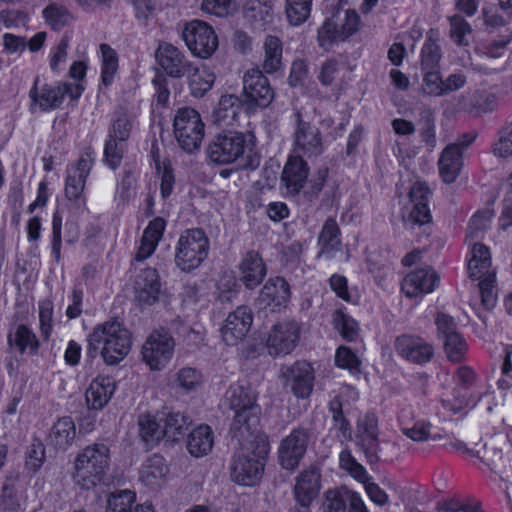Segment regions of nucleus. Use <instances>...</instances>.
<instances>
[{
	"mask_svg": "<svg viewBox=\"0 0 512 512\" xmlns=\"http://www.w3.org/2000/svg\"><path fill=\"white\" fill-rule=\"evenodd\" d=\"M164 438L175 442L183 438L192 423L189 415L180 411L163 412L161 414Z\"/></svg>",
	"mask_w": 512,
	"mask_h": 512,
	"instance_id": "nucleus-32",
	"label": "nucleus"
},
{
	"mask_svg": "<svg viewBox=\"0 0 512 512\" xmlns=\"http://www.w3.org/2000/svg\"><path fill=\"white\" fill-rule=\"evenodd\" d=\"M100 51L102 54L101 81L105 86H109L118 70V58L116 52L107 44H101Z\"/></svg>",
	"mask_w": 512,
	"mask_h": 512,
	"instance_id": "nucleus-44",
	"label": "nucleus"
},
{
	"mask_svg": "<svg viewBox=\"0 0 512 512\" xmlns=\"http://www.w3.org/2000/svg\"><path fill=\"white\" fill-rule=\"evenodd\" d=\"M43 16L53 30L69 27L74 20L71 13L65 7L54 4L49 5L43 10Z\"/></svg>",
	"mask_w": 512,
	"mask_h": 512,
	"instance_id": "nucleus-45",
	"label": "nucleus"
},
{
	"mask_svg": "<svg viewBox=\"0 0 512 512\" xmlns=\"http://www.w3.org/2000/svg\"><path fill=\"white\" fill-rule=\"evenodd\" d=\"M335 364L350 372H358L360 370L361 361L358 356L346 346H340L336 350Z\"/></svg>",
	"mask_w": 512,
	"mask_h": 512,
	"instance_id": "nucleus-57",
	"label": "nucleus"
},
{
	"mask_svg": "<svg viewBox=\"0 0 512 512\" xmlns=\"http://www.w3.org/2000/svg\"><path fill=\"white\" fill-rule=\"evenodd\" d=\"M214 445V433L210 426L201 424L187 438V450L196 458L208 455Z\"/></svg>",
	"mask_w": 512,
	"mask_h": 512,
	"instance_id": "nucleus-30",
	"label": "nucleus"
},
{
	"mask_svg": "<svg viewBox=\"0 0 512 512\" xmlns=\"http://www.w3.org/2000/svg\"><path fill=\"white\" fill-rule=\"evenodd\" d=\"M244 103L235 95H223L214 111V122L218 125L231 126L238 122Z\"/></svg>",
	"mask_w": 512,
	"mask_h": 512,
	"instance_id": "nucleus-31",
	"label": "nucleus"
},
{
	"mask_svg": "<svg viewBox=\"0 0 512 512\" xmlns=\"http://www.w3.org/2000/svg\"><path fill=\"white\" fill-rule=\"evenodd\" d=\"M239 270L240 281L248 289H253L260 285L267 273L262 257L254 250H250L245 254L239 265Z\"/></svg>",
	"mask_w": 512,
	"mask_h": 512,
	"instance_id": "nucleus-24",
	"label": "nucleus"
},
{
	"mask_svg": "<svg viewBox=\"0 0 512 512\" xmlns=\"http://www.w3.org/2000/svg\"><path fill=\"white\" fill-rule=\"evenodd\" d=\"M244 19L254 30H265L273 20L272 7L260 2L253 3L244 10Z\"/></svg>",
	"mask_w": 512,
	"mask_h": 512,
	"instance_id": "nucleus-40",
	"label": "nucleus"
},
{
	"mask_svg": "<svg viewBox=\"0 0 512 512\" xmlns=\"http://www.w3.org/2000/svg\"><path fill=\"white\" fill-rule=\"evenodd\" d=\"M300 327L294 320H284L273 325L266 347L269 355L285 356L290 354L299 341Z\"/></svg>",
	"mask_w": 512,
	"mask_h": 512,
	"instance_id": "nucleus-13",
	"label": "nucleus"
},
{
	"mask_svg": "<svg viewBox=\"0 0 512 512\" xmlns=\"http://www.w3.org/2000/svg\"><path fill=\"white\" fill-rule=\"evenodd\" d=\"M76 438V426L69 416L59 418L51 427L47 444L57 451H66Z\"/></svg>",
	"mask_w": 512,
	"mask_h": 512,
	"instance_id": "nucleus-25",
	"label": "nucleus"
},
{
	"mask_svg": "<svg viewBox=\"0 0 512 512\" xmlns=\"http://www.w3.org/2000/svg\"><path fill=\"white\" fill-rule=\"evenodd\" d=\"M133 127L132 119L123 110L116 111L112 123L108 129V137L126 142Z\"/></svg>",
	"mask_w": 512,
	"mask_h": 512,
	"instance_id": "nucleus-42",
	"label": "nucleus"
},
{
	"mask_svg": "<svg viewBox=\"0 0 512 512\" xmlns=\"http://www.w3.org/2000/svg\"><path fill=\"white\" fill-rule=\"evenodd\" d=\"M290 286L282 277L270 278L260 291V299L273 308L285 307L290 299Z\"/></svg>",
	"mask_w": 512,
	"mask_h": 512,
	"instance_id": "nucleus-26",
	"label": "nucleus"
},
{
	"mask_svg": "<svg viewBox=\"0 0 512 512\" xmlns=\"http://www.w3.org/2000/svg\"><path fill=\"white\" fill-rule=\"evenodd\" d=\"M35 84H37V81ZM65 92V88H60L59 85L54 87L44 85L40 93H38L36 85H34L29 95L32 101L38 103L43 111H48L60 106L64 100Z\"/></svg>",
	"mask_w": 512,
	"mask_h": 512,
	"instance_id": "nucleus-36",
	"label": "nucleus"
},
{
	"mask_svg": "<svg viewBox=\"0 0 512 512\" xmlns=\"http://www.w3.org/2000/svg\"><path fill=\"white\" fill-rule=\"evenodd\" d=\"M186 75L191 95L196 98L203 97L215 82L214 73L206 66L197 67L192 64V70Z\"/></svg>",
	"mask_w": 512,
	"mask_h": 512,
	"instance_id": "nucleus-34",
	"label": "nucleus"
},
{
	"mask_svg": "<svg viewBox=\"0 0 512 512\" xmlns=\"http://www.w3.org/2000/svg\"><path fill=\"white\" fill-rule=\"evenodd\" d=\"M340 467L346 470L353 478L366 484L370 477L366 469L352 456L349 450H343L339 455Z\"/></svg>",
	"mask_w": 512,
	"mask_h": 512,
	"instance_id": "nucleus-49",
	"label": "nucleus"
},
{
	"mask_svg": "<svg viewBox=\"0 0 512 512\" xmlns=\"http://www.w3.org/2000/svg\"><path fill=\"white\" fill-rule=\"evenodd\" d=\"M439 277L431 268H421L409 273L402 282V290L408 297L430 293L438 285Z\"/></svg>",
	"mask_w": 512,
	"mask_h": 512,
	"instance_id": "nucleus-22",
	"label": "nucleus"
},
{
	"mask_svg": "<svg viewBox=\"0 0 512 512\" xmlns=\"http://www.w3.org/2000/svg\"><path fill=\"white\" fill-rule=\"evenodd\" d=\"M356 445L361 449L366 457L367 462L371 465L376 464L379 461L388 460L384 454H381L378 436L358 441L356 442Z\"/></svg>",
	"mask_w": 512,
	"mask_h": 512,
	"instance_id": "nucleus-54",
	"label": "nucleus"
},
{
	"mask_svg": "<svg viewBox=\"0 0 512 512\" xmlns=\"http://www.w3.org/2000/svg\"><path fill=\"white\" fill-rule=\"evenodd\" d=\"M423 91L430 96L443 95V80L440 77V69L422 70Z\"/></svg>",
	"mask_w": 512,
	"mask_h": 512,
	"instance_id": "nucleus-60",
	"label": "nucleus"
},
{
	"mask_svg": "<svg viewBox=\"0 0 512 512\" xmlns=\"http://www.w3.org/2000/svg\"><path fill=\"white\" fill-rule=\"evenodd\" d=\"M312 0H287L286 15L289 23L299 26L304 23L311 12Z\"/></svg>",
	"mask_w": 512,
	"mask_h": 512,
	"instance_id": "nucleus-47",
	"label": "nucleus"
},
{
	"mask_svg": "<svg viewBox=\"0 0 512 512\" xmlns=\"http://www.w3.org/2000/svg\"><path fill=\"white\" fill-rule=\"evenodd\" d=\"M421 137L426 145L433 149L436 145L435 117L430 109L421 112Z\"/></svg>",
	"mask_w": 512,
	"mask_h": 512,
	"instance_id": "nucleus-59",
	"label": "nucleus"
},
{
	"mask_svg": "<svg viewBox=\"0 0 512 512\" xmlns=\"http://www.w3.org/2000/svg\"><path fill=\"white\" fill-rule=\"evenodd\" d=\"M115 389L116 382L112 377L97 376L85 392L88 407L94 410L103 409L110 401Z\"/></svg>",
	"mask_w": 512,
	"mask_h": 512,
	"instance_id": "nucleus-23",
	"label": "nucleus"
},
{
	"mask_svg": "<svg viewBox=\"0 0 512 512\" xmlns=\"http://www.w3.org/2000/svg\"><path fill=\"white\" fill-rule=\"evenodd\" d=\"M205 125L201 116L191 107H183L177 110L173 131L179 147L186 153H193L199 150L204 138Z\"/></svg>",
	"mask_w": 512,
	"mask_h": 512,
	"instance_id": "nucleus-7",
	"label": "nucleus"
},
{
	"mask_svg": "<svg viewBox=\"0 0 512 512\" xmlns=\"http://www.w3.org/2000/svg\"><path fill=\"white\" fill-rule=\"evenodd\" d=\"M329 412L332 415L333 427L337 429L344 439H351L352 429L348 419L343 412V405L339 397H334L328 404Z\"/></svg>",
	"mask_w": 512,
	"mask_h": 512,
	"instance_id": "nucleus-46",
	"label": "nucleus"
},
{
	"mask_svg": "<svg viewBox=\"0 0 512 512\" xmlns=\"http://www.w3.org/2000/svg\"><path fill=\"white\" fill-rule=\"evenodd\" d=\"M193 55L200 58L211 56L218 47L217 34H181Z\"/></svg>",
	"mask_w": 512,
	"mask_h": 512,
	"instance_id": "nucleus-35",
	"label": "nucleus"
},
{
	"mask_svg": "<svg viewBox=\"0 0 512 512\" xmlns=\"http://www.w3.org/2000/svg\"><path fill=\"white\" fill-rule=\"evenodd\" d=\"M441 59L440 47L436 40L429 37L428 41L424 44L421 51V69L433 70L439 69V62Z\"/></svg>",
	"mask_w": 512,
	"mask_h": 512,
	"instance_id": "nucleus-51",
	"label": "nucleus"
},
{
	"mask_svg": "<svg viewBox=\"0 0 512 512\" xmlns=\"http://www.w3.org/2000/svg\"><path fill=\"white\" fill-rule=\"evenodd\" d=\"M447 358L454 363L461 362L467 351V343L460 333L442 340Z\"/></svg>",
	"mask_w": 512,
	"mask_h": 512,
	"instance_id": "nucleus-48",
	"label": "nucleus"
},
{
	"mask_svg": "<svg viewBox=\"0 0 512 512\" xmlns=\"http://www.w3.org/2000/svg\"><path fill=\"white\" fill-rule=\"evenodd\" d=\"M346 491L328 490L323 501V512H346L348 499Z\"/></svg>",
	"mask_w": 512,
	"mask_h": 512,
	"instance_id": "nucleus-56",
	"label": "nucleus"
},
{
	"mask_svg": "<svg viewBox=\"0 0 512 512\" xmlns=\"http://www.w3.org/2000/svg\"><path fill=\"white\" fill-rule=\"evenodd\" d=\"M395 349L407 361L420 365L429 362L434 355L433 346L415 335L404 334L397 337Z\"/></svg>",
	"mask_w": 512,
	"mask_h": 512,
	"instance_id": "nucleus-16",
	"label": "nucleus"
},
{
	"mask_svg": "<svg viewBox=\"0 0 512 512\" xmlns=\"http://www.w3.org/2000/svg\"><path fill=\"white\" fill-rule=\"evenodd\" d=\"M320 490V473L315 467L303 470L296 478L294 497L302 509L296 512H308L309 506Z\"/></svg>",
	"mask_w": 512,
	"mask_h": 512,
	"instance_id": "nucleus-19",
	"label": "nucleus"
},
{
	"mask_svg": "<svg viewBox=\"0 0 512 512\" xmlns=\"http://www.w3.org/2000/svg\"><path fill=\"white\" fill-rule=\"evenodd\" d=\"M309 175V166L304 158L290 156L282 171L281 180L290 195H298Z\"/></svg>",
	"mask_w": 512,
	"mask_h": 512,
	"instance_id": "nucleus-21",
	"label": "nucleus"
},
{
	"mask_svg": "<svg viewBox=\"0 0 512 512\" xmlns=\"http://www.w3.org/2000/svg\"><path fill=\"white\" fill-rule=\"evenodd\" d=\"M235 450L230 464L231 479L243 486H253L261 479L265 460L270 451L266 434L243 435L232 438Z\"/></svg>",
	"mask_w": 512,
	"mask_h": 512,
	"instance_id": "nucleus-1",
	"label": "nucleus"
},
{
	"mask_svg": "<svg viewBox=\"0 0 512 512\" xmlns=\"http://www.w3.org/2000/svg\"><path fill=\"white\" fill-rule=\"evenodd\" d=\"M463 154L457 145H448L438 160L439 174L443 182L453 183L460 174L463 165Z\"/></svg>",
	"mask_w": 512,
	"mask_h": 512,
	"instance_id": "nucleus-27",
	"label": "nucleus"
},
{
	"mask_svg": "<svg viewBox=\"0 0 512 512\" xmlns=\"http://www.w3.org/2000/svg\"><path fill=\"white\" fill-rule=\"evenodd\" d=\"M319 244L322 247V251H333L337 250L341 244L340 240V229L334 218H328L320 232Z\"/></svg>",
	"mask_w": 512,
	"mask_h": 512,
	"instance_id": "nucleus-43",
	"label": "nucleus"
},
{
	"mask_svg": "<svg viewBox=\"0 0 512 512\" xmlns=\"http://www.w3.org/2000/svg\"><path fill=\"white\" fill-rule=\"evenodd\" d=\"M247 113L268 107L274 99V91L268 78L259 68L246 71L243 76V93L240 98Z\"/></svg>",
	"mask_w": 512,
	"mask_h": 512,
	"instance_id": "nucleus-10",
	"label": "nucleus"
},
{
	"mask_svg": "<svg viewBox=\"0 0 512 512\" xmlns=\"http://www.w3.org/2000/svg\"><path fill=\"white\" fill-rule=\"evenodd\" d=\"M135 297L140 306H151L159 300L162 292L159 274L154 268H146L137 276Z\"/></svg>",
	"mask_w": 512,
	"mask_h": 512,
	"instance_id": "nucleus-20",
	"label": "nucleus"
},
{
	"mask_svg": "<svg viewBox=\"0 0 512 512\" xmlns=\"http://www.w3.org/2000/svg\"><path fill=\"white\" fill-rule=\"evenodd\" d=\"M253 323L252 311L247 306H239L229 313L220 332L227 345H235L249 332Z\"/></svg>",
	"mask_w": 512,
	"mask_h": 512,
	"instance_id": "nucleus-15",
	"label": "nucleus"
},
{
	"mask_svg": "<svg viewBox=\"0 0 512 512\" xmlns=\"http://www.w3.org/2000/svg\"><path fill=\"white\" fill-rule=\"evenodd\" d=\"M495 156L506 158L512 155V130L504 126L498 133V140L493 146Z\"/></svg>",
	"mask_w": 512,
	"mask_h": 512,
	"instance_id": "nucleus-64",
	"label": "nucleus"
},
{
	"mask_svg": "<svg viewBox=\"0 0 512 512\" xmlns=\"http://www.w3.org/2000/svg\"><path fill=\"white\" fill-rule=\"evenodd\" d=\"M135 498V493L130 490L113 493L107 500L106 512H129Z\"/></svg>",
	"mask_w": 512,
	"mask_h": 512,
	"instance_id": "nucleus-50",
	"label": "nucleus"
},
{
	"mask_svg": "<svg viewBox=\"0 0 512 512\" xmlns=\"http://www.w3.org/2000/svg\"><path fill=\"white\" fill-rule=\"evenodd\" d=\"M493 216L492 211L489 209L479 211L471 218L467 230V236L471 239H477L479 234L484 231Z\"/></svg>",
	"mask_w": 512,
	"mask_h": 512,
	"instance_id": "nucleus-61",
	"label": "nucleus"
},
{
	"mask_svg": "<svg viewBox=\"0 0 512 512\" xmlns=\"http://www.w3.org/2000/svg\"><path fill=\"white\" fill-rule=\"evenodd\" d=\"M429 188L424 183H415L409 192V198L412 203L407 216H403L406 227L413 228L414 225H424L431 222L432 216L428 207Z\"/></svg>",
	"mask_w": 512,
	"mask_h": 512,
	"instance_id": "nucleus-17",
	"label": "nucleus"
},
{
	"mask_svg": "<svg viewBox=\"0 0 512 512\" xmlns=\"http://www.w3.org/2000/svg\"><path fill=\"white\" fill-rule=\"evenodd\" d=\"M379 435L378 419L375 414L368 413L358 420L355 441H361Z\"/></svg>",
	"mask_w": 512,
	"mask_h": 512,
	"instance_id": "nucleus-55",
	"label": "nucleus"
},
{
	"mask_svg": "<svg viewBox=\"0 0 512 512\" xmlns=\"http://www.w3.org/2000/svg\"><path fill=\"white\" fill-rule=\"evenodd\" d=\"M490 268L491 256L489 249L483 244H474L472 256L468 262L469 277L472 280H479V282L490 276L495 279V272Z\"/></svg>",
	"mask_w": 512,
	"mask_h": 512,
	"instance_id": "nucleus-29",
	"label": "nucleus"
},
{
	"mask_svg": "<svg viewBox=\"0 0 512 512\" xmlns=\"http://www.w3.org/2000/svg\"><path fill=\"white\" fill-rule=\"evenodd\" d=\"M313 440V432L303 426L295 427L285 436L278 447V463L290 472L295 471L304 459Z\"/></svg>",
	"mask_w": 512,
	"mask_h": 512,
	"instance_id": "nucleus-8",
	"label": "nucleus"
},
{
	"mask_svg": "<svg viewBox=\"0 0 512 512\" xmlns=\"http://www.w3.org/2000/svg\"><path fill=\"white\" fill-rule=\"evenodd\" d=\"M295 156L317 158L325 150L324 136L321 130L302 117L300 111L295 112L294 131L292 134Z\"/></svg>",
	"mask_w": 512,
	"mask_h": 512,
	"instance_id": "nucleus-9",
	"label": "nucleus"
},
{
	"mask_svg": "<svg viewBox=\"0 0 512 512\" xmlns=\"http://www.w3.org/2000/svg\"><path fill=\"white\" fill-rule=\"evenodd\" d=\"M109 464V448L103 443L87 446L75 460L74 479L82 488L89 489L100 481Z\"/></svg>",
	"mask_w": 512,
	"mask_h": 512,
	"instance_id": "nucleus-5",
	"label": "nucleus"
},
{
	"mask_svg": "<svg viewBox=\"0 0 512 512\" xmlns=\"http://www.w3.org/2000/svg\"><path fill=\"white\" fill-rule=\"evenodd\" d=\"M264 52V71L268 74L278 71L282 65V41L274 35H268L264 42Z\"/></svg>",
	"mask_w": 512,
	"mask_h": 512,
	"instance_id": "nucleus-38",
	"label": "nucleus"
},
{
	"mask_svg": "<svg viewBox=\"0 0 512 512\" xmlns=\"http://www.w3.org/2000/svg\"><path fill=\"white\" fill-rule=\"evenodd\" d=\"M94 164V152L88 148L77 162L66 170L65 196L70 201L82 202L86 179Z\"/></svg>",
	"mask_w": 512,
	"mask_h": 512,
	"instance_id": "nucleus-14",
	"label": "nucleus"
},
{
	"mask_svg": "<svg viewBox=\"0 0 512 512\" xmlns=\"http://www.w3.org/2000/svg\"><path fill=\"white\" fill-rule=\"evenodd\" d=\"M224 403L234 412L230 425L231 438L264 434L259 427L261 409L251 388L231 385L225 393Z\"/></svg>",
	"mask_w": 512,
	"mask_h": 512,
	"instance_id": "nucleus-3",
	"label": "nucleus"
},
{
	"mask_svg": "<svg viewBox=\"0 0 512 512\" xmlns=\"http://www.w3.org/2000/svg\"><path fill=\"white\" fill-rule=\"evenodd\" d=\"M124 143L113 138H107L104 145V161L113 170H116L123 159Z\"/></svg>",
	"mask_w": 512,
	"mask_h": 512,
	"instance_id": "nucleus-53",
	"label": "nucleus"
},
{
	"mask_svg": "<svg viewBox=\"0 0 512 512\" xmlns=\"http://www.w3.org/2000/svg\"><path fill=\"white\" fill-rule=\"evenodd\" d=\"M86 355L94 359L100 353L108 365H116L129 353L131 334L117 320L97 325L87 339Z\"/></svg>",
	"mask_w": 512,
	"mask_h": 512,
	"instance_id": "nucleus-2",
	"label": "nucleus"
},
{
	"mask_svg": "<svg viewBox=\"0 0 512 512\" xmlns=\"http://www.w3.org/2000/svg\"><path fill=\"white\" fill-rule=\"evenodd\" d=\"M7 343L10 347L17 349L21 355L25 354L26 351L30 355H36L40 347L36 334L25 324L10 328Z\"/></svg>",
	"mask_w": 512,
	"mask_h": 512,
	"instance_id": "nucleus-28",
	"label": "nucleus"
},
{
	"mask_svg": "<svg viewBox=\"0 0 512 512\" xmlns=\"http://www.w3.org/2000/svg\"><path fill=\"white\" fill-rule=\"evenodd\" d=\"M251 135L234 130H224L218 133L209 143L206 152L211 162L226 165L237 161L246 153L248 162L243 165L244 168L255 169L259 165V159L252 157Z\"/></svg>",
	"mask_w": 512,
	"mask_h": 512,
	"instance_id": "nucleus-4",
	"label": "nucleus"
},
{
	"mask_svg": "<svg viewBox=\"0 0 512 512\" xmlns=\"http://www.w3.org/2000/svg\"><path fill=\"white\" fill-rule=\"evenodd\" d=\"M38 307L40 332L44 340H48L53 328L52 324L54 304L51 299L45 298L39 301Z\"/></svg>",
	"mask_w": 512,
	"mask_h": 512,
	"instance_id": "nucleus-52",
	"label": "nucleus"
},
{
	"mask_svg": "<svg viewBox=\"0 0 512 512\" xmlns=\"http://www.w3.org/2000/svg\"><path fill=\"white\" fill-rule=\"evenodd\" d=\"M138 424L140 436L147 445L153 446L164 438L161 415L158 418L141 415Z\"/></svg>",
	"mask_w": 512,
	"mask_h": 512,
	"instance_id": "nucleus-39",
	"label": "nucleus"
},
{
	"mask_svg": "<svg viewBox=\"0 0 512 512\" xmlns=\"http://www.w3.org/2000/svg\"><path fill=\"white\" fill-rule=\"evenodd\" d=\"M155 58L165 73L172 78H182L192 70V64L171 44L161 43L155 52Z\"/></svg>",
	"mask_w": 512,
	"mask_h": 512,
	"instance_id": "nucleus-18",
	"label": "nucleus"
},
{
	"mask_svg": "<svg viewBox=\"0 0 512 512\" xmlns=\"http://www.w3.org/2000/svg\"><path fill=\"white\" fill-rule=\"evenodd\" d=\"M167 471L164 458L154 454L143 463L139 478L146 486H154L166 475Z\"/></svg>",
	"mask_w": 512,
	"mask_h": 512,
	"instance_id": "nucleus-37",
	"label": "nucleus"
},
{
	"mask_svg": "<svg viewBox=\"0 0 512 512\" xmlns=\"http://www.w3.org/2000/svg\"><path fill=\"white\" fill-rule=\"evenodd\" d=\"M329 170L328 168H320L316 174L308 181L307 187L304 189V197L309 202H314L318 199L326 182Z\"/></svg>",
	"mask_w": 512,
	"mask_h": 512,
	"instance_id": "nucleus-58",
	"label": "nucleus"
},
{
	"mask_svg": "<svg viewBox=\"0 0 512 512\" xmlns=\"http://www.w3.org/2000/svg\"><path fill=\"white\" fill-rule=\"evenodd\" d=\"M332 323L344 340L352 342L358 337V323L351 316L345 314L341 309L334 311L332 315Z\"/></svg>",
	"mask_w": 512,
	"mask_h": 512,
	"instance_id": "nucleus-41",
	"label": "nucleus"
},
{
	"mask_svg": "<svg viewBox=\"0 0 512 512\" xmlns=\"http://www.w3.org/2000/svg\"><path fill=\"white\" fill-rule=\"evenodd\" d=\"M209 240L200 228L185 230L175 248V264L183 272L198 268L207 258Z\"/></svg>",
	"mask_w": 512,
	"mask_h": 512,
	"instance_id": "nucleus-6",
	"label": "nucleus"
},
{
	"mask_svg": "<svg viewBox=\"0 0 512 512\" xmlns=\"http://www.w3.org/2000/svg\"><path fill=\"white\" fill-rule=\"evenodd\" d=\"M201 8L217 17H226L235 9L233 0H203Z\"/></svg>",
	"mask_w": 512,
	"mask_h": 512,
	"instance_id": "nucleus-62",
	"label": "nucleus"
},
{
	"mask_svg": "<svg viewBox=\"0 0 512 512\" xmlns=\"http://www.w3.org/2000/svg\"><path fill=\"white\" fill-rule=\"evenodd\" d=\"M494 283L495 279H492L491 276L486 279H482L478 283L479 291L481 294V304L486 310H491L496 305L497 293Z\"/></svg>",
	"mask_w": 512,
	"mask_h": 512,
	"instance_id": "nucleus-63",
	"label": "nucleus"
},
{
	"mask_svg": "<svg viewBox=\"0 0 512 512\" xmlns=\"http://www.w3.org/2000/svg\"><path fill=\"white\" fill-rule=\"evenodd\" d=\"M280 378L285 386L297 398L306 399L313 391L315 372L310 363L296 361L291 365H283L280 369Z\"/></svg>",
	"mask_w": 512,
	"mask_h": 512,
	"instance_id": "nucleus-12",
	"label": "nucleus"
},
{
	"mask_svg": "<svg viewBox=\"0 0 512 512\" xmlns=\"http://www.w3.org/2000/svg\"><path fill=\"white\" fill-rule=\"evenodd\" d=\"M175 341L166 329H157L150 333L141 350L142 360L151 370L160 371L172 359Z\"/></svg>",
	"mask_w": 512,
	"mask_h": 512,
	"instance_id": "nucleus-11",
	"label": "nucleus"
},
{
	"mask_svg": "<svg viewBox=\"0 0 512 512\" xmlns=\"http://www.w3.org/2000/svg\"><path fill=\"white\" fill-rule=\"evenodd\" d=\"M360 24L359 14L352 9L337 8L331 18L324 22V32H357Z\"/></svg>",
	"mask_w": 512,
	"mask_h": 512,
	"instance_id": "nucleus-33",
	"label": "nucleus"
}]
</instances>
